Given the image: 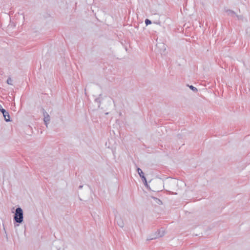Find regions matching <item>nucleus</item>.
I'll list each match as a JSON object with an SVG mask.
<instances>
[{
    "label": "nucleus",
    "instance_id": "obj_11",
    "mask_svg": "<svg viewBox=\"0 0 250 250\" xmlns=\"http://www.w3.org/2000/svg\"><path fill=\"white\" fill-rule=\"evenodd\" d=\"M145 23L146 25H148V24H150L151 23V21L148 19H146L145 20Z\"/></svg>",
    "mask_w": 250,
    "mask_h": 250
},
{
    "label": "nucleus",
    "instance_id": "obj_14",
    "mask_svg": "<svg viewBox=\"0 0 250 250\" xmlns=\"http://www.w3.org/2000/svg\"><path fill=\"white\" fill-rule=\"evenodd\" d=\"M3 110H4V109H3L2 107V106L0 104V111L2 112V111Z\"/></svg>",
    "mask_w": 250,
    "mask_h": 250
},
{
    "label": "nucleus",
    "instance_id": "obj_5",
    "mask_svg": "<svg viewBox=\"0 0 250 250\" xmlns=\"http://www.w3.org/2000/svg\"><path fill=\"white\" fill-rule=\"evenodd\" d=\"M137 172L139 175V176H140V177L142 178V179H143L144 178H145V175H144V174L143 172V171L142 170V169L140 168H137Z\"/></svg>",
    "mask_w": 250,
    "mask_h": 250
},
{
    "label": "nucleus",
    "instance_id": "obj_7",
    "mask_svg": "<svg viewBox=\"0 0 250 250\" xmlns=\"http://www.w3.org/2000/svg\"><path fill=\"white\" fill-rule=\"evenodd\" d=\"M226 12L227 13L228 15H230L231 16H234L235 15V13L230 10H227Z\"/></svg>",
    "mask_w": 250,
    "mask_h": 250
},
{
    "label": "nucleus",
    "instance_id": "obj_6",
    "mask_svg": "<svg viewBox=\"0 0 250 250\" xmlns=\"http://www.w3.org/2000/svg\"><path fill=\"white\" fill-rule=\"evenodd\" d=\"M151 197L154 200L155 202L156 203H157V204L161 205L162 204V202L160 199H159L156 197H153V196H151Z\"/></svg>",
    "mask_w": 250,
    "mask_h": 250
},
{
    "label": "nucleus",
    "instance_id": "obj_8",
    "mask_svg": "<svg viewBox=\"0 0 250 250\" xmlns=\"http://www.w3.org/2000/svg\"><path fill=\"white\" fill-rule=\"evenodd\" d=\"M12 82H13V80H12V79L11 78H8L7 80V83L9 84V85H13V83H12Z\"/></svg>",
    "mask_w": 250,
    "mask_h": 250
},
{
    "label": "nucleus",
    "instance_id": "obj_12",
    "mask_svg": "<svg viewBox=\"0 0 250 250\" xmlns=\"http://www.w3.org/2000/svg\"><path fill=\"white\" fill-rule=\"evenodd\" d=\"M163 236V233L161 234H160L159 233L158 234V236H156V237H153V238H150V239H155V238H157L158 237H162Z\"/></svg>",
    "mask_w": 250,
    "mask_h": 250
},
{
    "label": "nucleus",
    "instance_id": "obj_3",
    "mask_svg": "<svg viewBox=\"0 0 250 250\" xmlns=\"http://www.w3.org/2000/svg\"><path fill=\"white\" fill-rule=\"evenodd\" d=\"M2 113L4 118V120L6 122H9L10 120V116L9 113L7 112L5 109L2 111Z\"/></svg>",
    "mask_w": 250,
    "mask_h": 250
},
{
    "label": "nucleus",
    "instance_id": "obj_1",
    "mask_svg": "<svg viewBox=\"0 0 250 250\" xmlns=\"http://www.w3.org/2000/svg\"><path fill=\"white\" fill-rule=\"evenodd\" d=\"M14 219L17 223H21L22 222L23 213V210L21 208H18L16 209Z\"/></svg>",
    "mask_w": 250,
    "mask_h": 250
},
{
    "label": "nucleus",
    "instance_id": "obj_4",
    "mask_svg": "<svg viewBox=\"0 0 250 250\" xmlns=\"http://www.w3.org/2000/svg\"><path fill=\"white\" fill-rule=\"evenodd\" d=\"M116 221L118 225L121 228H123L124 227V222L123 220L120 218L118 217L116 218Z\"/></svg>",
    "mask_w": 250,
    "mask_h": 250
},
{
    "label": "nucleus",
    "instance_id": "obj_13",
    "mask_svg": "<svg viewBox=\"0 0 250 250\" xmlns=\"http://www.w3.org/2000/svg\"><path fill=\"white\" fill-rule=\"evenodd\" d=\"M246 33L249 36H250V27H249L246 29Z\"/></svg>",
    "mask_w": 250,
    "mask_h": 250
},
{
    "label": "nucleus",
    "instance_id": "obj_10",
    "mask_svg": "<svg viewBox=\"0 0 250 250\" xmlns=\"http://www.w3.org/2000/svg\"><path fill=\"white\" fill-rule=\"evenodd\" d=\"M189 88H190L191 90H192L193 91H195V92H196V91H197V90H197V88H196L195 87H194V86H192V85H190V86H189Z\"/></svg>",
    "mask_w": 250,
    "mask_h": 250
},
{
    "label": "nucleus",
    "instance_id": "obj_2",
    "mask_svg": "<svg viewBox=\"0 0 250 250\" xmlns=\"http://www.w3.org/2000/svg\"><path fill=\"white\" fill-rule=\"evenodd\" d=\"M42 114L43 115V121L46 127L48 126V124L49 123L50 120V117L49 115L46 112L44 109H42Z\"/></svg>",
    "mask_w": 250,
    "mask_h": 250
},
{
    "label": "nucleus",
    "instance_id": "obj_15",
    "mask_svg": "<svg viewBox=\"0 0 250 250\" xmlns=\"http://www.w3.org/2000/svg\"><path fill=\"white\" fill-rule=\"evenodd\" d=\"M82 187H83V186H80L79 187V188H82Z\"/></svg>",
    "mask_w": 250,
    "mask_h": 250
},
{
    "label": "nucleus",
    "instance_id": "obj_9",
    "mask_svg": "<svg viewBox=\"0 0 250 250\" xmlns=\"http://www.w3.org/2000/svg\"><path fill=\"white\" fill-rule=\"evenodd\" d=\"M143 179V182H144V183L145 185L147 188H148V184H147V181H146V177L144 178H143V179Z\"/></svg>",
    "mask_w": 250,
    "mask_h": 250
}]
</instances>
